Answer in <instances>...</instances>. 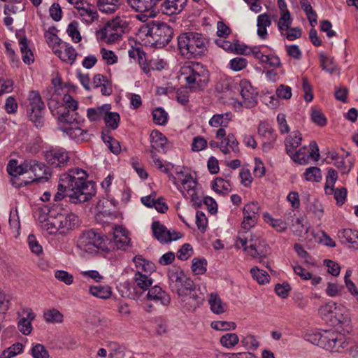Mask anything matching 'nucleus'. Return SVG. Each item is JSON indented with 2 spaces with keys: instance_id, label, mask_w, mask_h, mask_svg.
I'll return each mask as SVG.
<instances>
[{
  "instance_id": "nucleus-1",
  "label": "nucleus",
  "mask_w": 358,
  "mask_h": 358,
  "mask_svg": "<svg viewBox=\"0 0 358 358\" xmlns=\"http://www.w3.org/2000/svg\"><path fill=\"white\" fill-rule=\"evenodd\" d=\"M88 175L81 169L69 170L60 176V187L67 188V196L72 203L86 202L96 194L94 183L87 180Z\"/></svg>"
},
{
  "instance_id": "nucleus-2",
  "label": "nucleus",
  "mask_w": 358,
  "mask_h": 358,
  "mask_svg": "<svg viewBox=\"0 0 358 358\" xmlns=\"http://www.w3.org/2000/svg\"><path fill=\"white\" fill-rule=\"evenodd\" d=\"M208 39L201 33L185 32L178 37L180 53L187 59L197 58L206 55Z\"/></svg>"
},
{
  "instance_id": "nucleus-3",
  "label": "nucleus",
  "mask_w": 358,
  "mask_h": 358,
  "mask_svg": "<svg viewBox=\"0 0 358 358\" xmlns=\"http://www.w3.org/2000/svg\"><path fill=\"white\" fill-rule=\"evenodd\" d=\"M139 31L148 38V42L157 48L166 46L173 35V30L170 25L158 20L148 22L142 25Z\"/></svg>"
},
{
  "instance_id": "nucleus-4",
  "label": "nucleus",
  "mask_w": 358,
  "mask_h": 358,
  "mask_svg": "<svg viewBox=\"0 0 358 358\" xmlns=\"http://www.w3.org/2000/svg\"><path fill=\"white\" fill-rule=\"evenodd\" d=\"M311 343L331 352H340L348 343L344 334L334 330H322L307 336Z\"/></svg>"
},
{
  "instance_id": "nucleus-5",
  "label": "nucleus",
  "mask_w": 358,
  "mask_h": 358,
  "mask_svg": "<svg viewBox=\"0 0 358 358\" xmlns=\"http://www.w3.org/2000/svg\"><path fill=\"white\" fill-rule=\"evenodd\" d=\"M180 76L194 91L203 90L208 82V71L199 62L186 63L180 69Z\"/></svg>"
},
{
  "instance_id": "nucleus-6",
  "label": "nucleus",
  "mask_w": 358,
  "mask_h": 358,
  "mask_svg": "<svg viewBox=\"0 0 358 358\" xmlns=\"http://www.w3.org/2000/svg\"><path fill=\"white\" fill-rule=\"evenodd\" d=\"M129 23L126 20L120 17L108 21L103 28L96 31L97 39L107 43H113L120 41L126 30Z\"/></svg>"
},
{
  "instance_id": "nucleus-7",
  "label": "nucleus",
  "mask_w": 358,
  "mask_h": 358,
  "mask_svg": "<svg viewBox=\"0 0 358 358\" xmlns=\"http://www.w3.org/2000/svg\"><path fill=\"white\" fill-rule=\"evenodd\" d=\"M61 210L56 211V215L50 220L47 231L50 234L59 233L64 235L74 230L79 226V218L73 213H62Z\"/></svg>"
},
{
  "instance_id": "nucleus-8",
  "label": "nucleus",
  "mask_w": 358,
  "mask_h": 358,
  "mask_svg": "<svg viewBox=\"0 0 358 358\" xmlns=\"http://www.w3.org/2000/svg\"><path fill=\"white\" fill-rule=\"evenodd\" d=\"M103 235L95 231L94 229H88L83 231L80 235L78 240V247L86 252L92 251L94 248L101 249L102 250H108V246Z\"/></svg>"
},
{
  "instance_id": "nucleus-9",
  "label": "nucleus",
  "mask_w": 358,
  "mask_h": 358,
  "mask_svg": "<svg viewBox=\"0 0 358 358\" xmlns=\"http://www.w3.org/2000/svg\"><path fill=\"white\" fill-rule=\"evenodd\" d=\"M64 101L66 103V106L61 104L52 109L50 104L49 107L53 115L57 116L59 122L65 123L67 124L66 126L72 125L76 122L77 113L76 110L78 108V103L69 94L64 95Z\"/></svg>"
},
{
  "instance_id": "nucleus-10",
  "label": "nucleus",
  "mask_w": 358,
  "mask_h": 358,
  "mask_svg": "<svg viewBox=\"0 0 358 358\" xmlns=\"http://www.w3.org/2000/svg\"><path fill=\"white\" fill-rule=\"evenodd\" d=\"M28 99L29 101L27 106L28 116L36 127H41L44 120L43 111L45 109V104L36 91L30 92Z\"/></svg>"
},
{
  "instance_id": "nucleus-11",
  "label": "nucleus",
  "mask_w": 358,
  "mask_h": 358,
  "mask_svg": "<svg viewBox=\"0 0 358 358\" xmlns=\"http://www.w3.org/2000/svg\"><path fill=\"white\" fill-rule=\"evenodd\" d=\"M152 231L155 238L161 243H170L172 241H176L182 237V234L180 232L167 229V228L159 221H154L152 222Z\"/></svg>"
},
{
  "instance_id": "nucleus-12",
  "label": "nucleus",
  "mask_w": 358,
  "mask_h": 358,
  "mask_svg": "<svg viewBox=\"0 0 358 358\" xmlns=\"http://www.w3.org/2000/svg\"><path fill=\"white\" fill-rule=\"evenodd\" d=\"M25 167H27V172L33 173L31 182L46 181L50 176L48 167L35 159L25 160Z\"/></svg>"
},
{
  "instance_id": "nucleus-13",
  "label": "nucleus",
  "mask_w": 358,
  "mask_h": 358,
  "mask_svg": "<svg viewBox=\"0 0 358 358\" xmlns=\"http://www.w3.org/2000/svg\"><path fill=\"white\" fill-rule=\"evenodd\" d=\"M239 90L243 98L242 105L246 108H252L257 103V92L249 81L241 80L239 84Z\"/></svg>"
},
{
  "instance_id": "nucleus-14",
  "label": "nucleus",
  "mask_w": 358,
  "mask_h": 358,
  "mask_svg": "<svg viewBox=\"0 0 358 358\" xmlns=\"http://www.w3.org/2000/svg\"><path fill=\"white\" fill-rule=\"evenodd\" d=\"M45 158L48 164L54 167L64 166L69 157L63 149H50L45 152Z\"/></svg>"
},
{
  "instance_id": "nucleus-15",
  "label": "nucleus",
  "mask_w": 358,
  "mask_h": 358,
  "mask_svg": "<svg viewBox=\"0 0 358 358\" xmlns=\"http://www.w3.org/2000/svg\"><path fill=\"white\" fill-rule=\"evenodd\" d=\"M187 1V0H162L156 8L167 15L178 14L183 10Z\"/></svg>"
},
{
  "instance_id": "nucleus-16",
  "label": "nucleus",
  "mask_w": 358,
  "mask_h": 358,
  "mask_svg": "<svg viewBox=\"0 0 358 358\" xmlns=\"http://www.w3.org/2000/svg\"><path fill=\"white\" fill-rule=\"evenodd\" d=\"M61 210V207L59 206H54L50 207L48 205H43L38 208L36 215L37 219L40 223H41V227L43 229L47 231V227L50 226V220L55 217L56 211Z\"/></svg>"
},
{
  "instance_id": "nucleus-17",
  "label": "nucleus",
  "mask_w": 358,
  "mask_h": 358,
  "mask_svg": "<svg viewBox=\"0 0 358 358\" xmlns=\"http://www.w3.org/2000/svg\"><path fill=\"white\" fill-rule=\"evenodd\" d=\"M54 53L62 61L73 64L76 59L77 52L72 47L62 42L61 45L52 47Z\"/></svg>"
},
{
  "instance_id": "nucleus-18",
  "label": "nucleus",
  "mask_w": 358,
  "mask_h": 358,
  "mask_svg": "<svg viewBox=\"0 0 358 358\" xmlns=\"http://www.w3.org/2000/svg\"><path fill=\"white\" fill-rule=\"evenodd\" d=\"M341 324L345 331L349 333L351 331V320L348 314V311L344 306H338V309L334 315L333 319H330V324L335 326Z\"/></svg>"
},
{
  "instance_id": "nucleus-19",
  "label": "nucleus",
  "mask_w": 358,
  "mask_h": 358,
  "mask_svg": "<svg viewBox=\"0 0 358 358\" xmlns=\"http://www.w3.org/2000/svg\"><path fill=\"white\" fill-rule=\"evenodd\" d=\"M78 122H74L73 124L69 126H64L60 127V129L71 138L76 139L78 141H87L91 138V134L86 129H82L78 125Z\"/></svg>"
},
{
  "instance_id": "nucleus-20",
  "label": "nucleus",
  "mask_w": 358,
  "mask_h": 358,
  "mask_svg": "<svg viewBox=\"0 0 358 358\" xmlns=\"http://www.w3.org/2000/svg\"><path fill=\"white\" fill-rule=\"evenodd\" d=\"M112 241L114 247L119 250H124L130 245V238L127 231L120 226L114 227Z\"/></svg>"
},
{
  "instance_id": "nucleus-21",
  "label": "nucleus",
  "mask_w": 358,
  "mask_h": 358,
  "mask_svg": "<svg viewBox=\"0 0 358 358\" xmlns=\"http://www.w3.org/2000/svg\"><path fill=\"white\" fill-rule=\"evenodd\" d=\"M181 298L182 306L187 311L195 310L204 301L203 294H197L196 292H192L191 294L183 296Z\"/></svg>"
},
{
  "instance_id": "nucleus-22",
  "label": "nucleus",
  "mask_w": 358,
  "mask_h": 358,
  "mask_svg": "<svg viewBox=\"0 0 358 358\" xmlns=\"http://www.w3.org/2000/svg\"><path fill=\"white\" fill-rule=\"evenodd\" d=\"M147 297L148 299L159 302L163 306H168L171 302L169 294L157 285L149 289Z\"/></svg>"
},
{
  "instance_id": "nucleus-23",
  "label": "nucleus",
  "mask_w": 358,
  "mask_h": 358,
  "mask_svg": "<svg viewBox=\"0 0 358 358\" xmlns=\"http://www.w3.org/2000/svg\"><path fill=\"white\" fill-rule=\"evenodd\" d=\"M248 241L246 237H241L238 236L236 244L239 247L241 246L252 257H257V256H262L264 258H266V252L262 248V246L259 245L257 246L255 244L250 243V245H248Z\"/></svg>"
},
{
  "instance_id": "nucleus-24",
  "label": "nucleus",
  "mask_w": 358,
  "mask_h": 358,
  "mask_svg": "<svg viewBox=\"0 0 358 358\" xmlns=\"http://www.w3.org/2000/svg\"><path fill=\"white\" fill-rule=\"evenodd\" d=\"M150 143L151 150L154 152H166V147L167 144V138L161 132L157 130H154L150 134Z\"/></svg>"
},
{
  "instance_id": "nucleus-25",
  "label": "nucleus",
  "mask_w": 358,
  "mask_h": 358,
  "mask_svg": "<svg viewBox=\"0 0 358 358\" xmlns=\"http://www.w3.org/2000/svg\"><path fill=\"white\" fill-rule=\"evenodd\" d=\"M16 36L19 39L22 60L25 64H30L34 62V58L31 50L28 47V40L24 35L22 36L20 33H17Z\"/></svg>"
},
{
  "instance_id": "nucleus-26",
  "label": "nucleus",
  "mask_w": 358,
  "mask_h": 358,
  "mask_svg": "<svg viewBox=\"0 0 358 358\" xmlns=\"http://www.w3.org/2000/svg\"><path fill=\"white\" fill-rule=\"evenodd\" d=\"M78 14L87 24L92 23L99 17L96 8L90 4H86L85 7H78Z\"/></svg>"
},
{
  "instance_id": "nucleus-27",
  "label": "nucleus",
  "mask_w": 358,
  "mask_h": 358,
  "mask_svg": "<svg viewBox=\"0 0 358 358\" xmlns=\"http://www.w3.org/2000/svg\"><path fill=\"white\" fill-rule=\"evenodd\" d=\"M169 279V286L172 291L181 285L182 281L186 277L183 271L179 268L170 270L168 273Z\"/></svg>"
},
{
  "instance_id": "nucleus-28",
  "label": "nucleus",
  "mask_w": 358,
  "mask_h": 358,
  "mask_svg": "<svg viewBox=\"0 0 358 358\" xmlns=\"http://www.w3.org/2000/svg\"><path fill=\"white\" fill-rule=\"evenodd\" d=\"M301 134L299 131H294L292 135L288 136L285 141L287 155L292 154L301 145Z\"/></svg>"
},
{
  "instance_id": "nucleus-29",
  "label": "nucleus",
  "mask_w": 358,
  "mask_h": 358,
  "mask_svg": "<svg viewBox=\"0 0 358 358\" xmlns=\"http://www.w3.org/2000/svg\"><path fill=\"white\" fill-rule=\"evenodd\" d=\"M208 303L210 310L215 314H222L227 310L226 303H223L220 297L215 293L209 295Z\"/></svg>"
},
{
  "instance_id": "nucleus-30",
  "label": "nucleus",
  "mask_w": 358,
  "mask_h": 358,
  "mask_svg": "<svg viewBox=\"0 0 358 358\" xmlns=\"http://www.w3.org/2000/svg\"><path fill=\"white\" fill-rule=\"evenodd\" d=\"M134 281L136 284V287L141 289L142 291L149 290L153 280L147 273H143L140 271H137L134 275Z\"/></svg>"
},
{
  "instance_id": "nucleus-31",
  "label": "nucleus",
  "mask_w": 358,
  "mask_h": 358,
  "mask_svg": "<svg viewBox=\"0 0 358 358\" xmlns=\"http://www.w3.org/2000/svg\"><path fill=\"white\" fill-rule=\"evenodd\" d=\"M27 316L18 322V329L24 335H29L32 330L31 321L35 318V314L29 310L26 311Z\"/></svg>"
},
{
  "instance_id": "nucleus-32",
  "label": "nucleus",
  "mask_w": 358,
  "mask_h": 358,
  "mask_svg": "<svg viewBox=\"0 0 358 358\" xmlns=\"http://www.w3.org/2000/svg\"><path fill=\"white\" fill-rule=\"evenodd\" d=\"M110 110V104H103V106L96 108H90L87 110V116L92 122L99 121L101 118H103L104 114L107 110Z\"/></svg>"
},
{
  "instance_id": "nucleus-33",
  "label": "nucleus",
  "mask_w": 358,
  "mask_h": 358,
  "mask_svg": "<svg viewBox=\"0 0 358 358\" xmlns=\"http://www.w3.org/2000/svg\"><path fill=\"white\" fill-rule=\"evenodd\" d=\"M121 0H97V6L100 11L113 13L120 5Z\"/></svg>"
},
{
  "instance_id": "nucleus-34",
  "label": "nucleus",
  "mask_w": 358,
  "mask_h": 358,
  "mask_svg": "<svg viewBox=\"0 0 358 358\" xmlns=\"http://www.w3.org/2000/svg\"><path fill=\"white\" fill-rule=\"evenodd\" d=\"M289 156L294 162L299 164L305 165L308 162L309 158L312 157V154L308 151L306 146H303L298 151L295 152L294 151L292 154H289Z\"/></svg>"
},
{
  "instance_id": "nucleus-35",
  "label": "nucleus",
  "mask_w": 358,
  "mask_h": 358,
  "mask_svg": "<svg viewBox=\"0 0 358 358\" xmlns=\"http://www.w3.org/2000/svg\"><path fill=\"white\" fill-rule=\"evenodd\" d=\"M358 231L352 230L351 229H343L338 232V237L342 243H350L352 248L355 244V240L358 237Z\"/></svg>"
},
{
  "instance_id": "nucleus-36",
  "label": "nucleus",
  "mask_w": 358,
  "mask_h": 358,
  "mask_svg": "<svg viewBox=\"0 0 358 358\" xmlns=\"http://www.w3.org/2000/svg\"><path fill=\"white\" fill-rule=\"evenodd\" d=\"M195 291V285L190 278L187 276L182 281L181 285L176 288L173 292H176L180 297L185 295L191 294L192 292Z\"/></svg>"
},
{
  "instance_id": "nucleus-37",
  "label": "nucleus",
  "mask_w": 358,
  "mask_h": 358,
  "mask_svg": "<svg viewBox=\"0 0 358 358\" xmlns=\"http://www.w3.org/2000/svg\"><path fill=\"white\" fill-rule=\"evenodd\" d=\"M133 262H134L137 271H143L145 273H151L155 271V265L142 257L141 255H137L134 257Z\"/></svg>"
},
{
  "instance_id": "nucleus-38",
  "label": "nucleus",
  "mask_w": 358,
  "mask_h": 358,
  "mask_svg": "<svg viewBox=\"0 0 358 358\" xmlns=\"http://www.w3.org/2000/svg\"><path fill=\"white\" fill-rule=\"evenodd\" d=\"M338 308V306L336 303L329 302L319 309V313L324 320L330 323V319H333Z\"/></svg>"
},
{
  "instance_id": "nucleus-39",
  "label": "nucleus",
  "mask_w": 358,
  "mask_h": 358,
  "mask_svg": "<svg viewBox=\"0 0 358 358\" xmlns=\"http://www.w3.org/2000/svg\"><path fill=\"white\" fill-rule=\"evenodd\" d=\"M7 171L10 176L15 177L27 173V167H25V161L20 165H17L16 160H10L7 166Z\"/></svg>"
},
{
  "instance_id": "nucleus-40",
  "label": "nucleus",
  "mask_w": 358,
  "mask_h": 358,
  "mask_svg": "<svg viewBox=\"0 0 358 358\" xmlns=\"http://www.w3.org/2000/svg\"><path fill=\"white\" fill-rule=\"evenodd\" d=\"M320 66L322 70L333 74L336 70V64L334 58L328 57L324 52L320 54Z\"/></svg>"
},
{
  "instance_id": "nucleus-41",
  "label": "nucleus",
  "mask_w": 358,
  "mask_h": 358,
  "mask_svg": "<svg viewBox=\"0 0 358 358\" xmlns=\"http://www.w3.org/2000/svg\"><path fill=\"white\" fill-rule=\"evenodd\" d=\"M89 292L92 296L102 299H109L112 294L111 288L109 286H92Z\"/></svg>"
},
{
  "instance_id": "nucleus-42",
  "label": "nucleus",
  "mask_w": 358,
  "mask_h": 358,
  "mask_svg": "<svg viewBox=\"0 0 358 358\" xmlns=\"http://www.w3.org/2000/svg\"><path fill=\"white\" fill-rule=\"evenodd\" d=\"M257 26L258 36L261 38L265 39L267 36L266 28L268 27V14L264 13L259 15L257 17Z\"/></svg>"
},
{
  "instance_id": "nucleus-43",
  "label": "nucleus",
  "mask_w": 358,
  "mask_h": 358,
  "mask_svg": "<svg viewBox=\"0 0 358 358\" xmlns=\"http://www.w3.org/2000/svg\"><path fill=\"white\" fill-rule=\"evenodd\" d=\"M212 188L217 193L223 194H227L231 191L229 182L222 178H216L212 182Z\"/></svg>"
},
{
  "instance_id": "nucleus-44",
  "label": "nucleus",
  "mask_w": 358,
  "mask_h": 358,
  "mask_svg": "<svg viewBox=\"0 0 358 358\" xmlns=\"http://www.w3.org/2000/svg\"><path fill=\"white\" fill-rule=\"evenodd\" d=\"M338 180V173L336 170L331 168L328 171V174L326 178V183L324 190L327 194H333L334 191V185Z\"/></svg>"
},
{
  "instance_id": "nucleus-45",
  "label": "nucleus",
  "mask_w": 358,
  "mask_h": 358,
  "mask_svg": "<svg viewBox=\"0 0 358 358\" xmlns=\"http://www.w3.org/2000/svg\"><path fill=\"white\" fill-rule=\"evenodd\" d=\"M45 320L48 323H62L64 315L55 308L47 310L43 313Z\"/></svg>"
},
{
  "instance_id": "nucleus-46",
  "label": "nucleus",
  "mask_w": 358,
  "mask_h": 358,
  "mask_svg": "<svg viewBox=\"0 0 358 358\" xmlns=\"http://www.w3.org/2000/svg\"><path fill=\"white\" fill-rule=\"evenodd\" d=\"M103 119L104 120L105 124L108 127L115 130L119 126L120 117L117 113L110 112L109 110H107V112L104 114Z\"/></svg>"
},
{
  "instance_id": "nucleus-47",
  "label": "nucleus",
  "mask_w": 358,
  "mask_h": 358,
  "mask_svg": "<svg viewBox=\"0 0 358 358\" xmlns=\"http://www.w3.org/2000/svg\"><path fill=\"white\" fill-rule=\"evenodd\" d=\"M230 121L228 113L214 115L209 120V124L213 127H225Z\"/></svg>"
},
{
  "instance_id": "nucleus-48",
  "label": "nucleus",
  "mask_w": 358,
  "mask_h": 358,
  "mask_svg": "<svg viewBox=\"0 0 358 358\" xmlns=\"http://www.w3.org/2000/svg\"><path fill=\"white\" fill-rule=\"evenodd\" d=\"M292 23V18L289 10L283 11L280 13V17L278 22V27L282 34H284V31L291 27Z\"/></svg>"
},
{
  "instance_id": "nucleus-49",
  "label": "nucleus",
  "mask_w": 358,
  "mask_h": 358,
  "mask_svg": "<svg viewBox=\"0 0 358 358\" xmlns=\"http://www.w3.org/2000/svg\"><path fill=\"white\" fill-rule=\"evenodd\" d=\"M24 346L21 343L17 342L6 349L1 353L0 358H11L23 351Z\"/></svg>"
},
{
  "instance_id": "nucleus-50",
  "label": "nucleus",
  "mask_w": 358,
  "mask_h": 358,
  "mask_svg": "<svg viewBox=\"0 0 358 358\" xmlns=\"http://www.w3.org/2000/svg\"><path fill=\"white\" fill-rule=\"evenodd\" d=\"M304 176L308 181L320 182L322 180L321 170L316 166L308 168Z\"/></svg>"
},
{
  "instance_id": "nucleus-51",
  "label": "nucleus",
  "mask_w": 358,
  "mask_h": 358,
  "mask_svg": "<svg viewBox=\"0 0 358 358\" xmlns=\"http://www.w3.org/2000/svg\"><path fill=\"white\" fill-rule=\"evenodd\" d=\"M153 121L159 125H164L168 120L167 113L162 108H157L152 111Z\"/></svg>"
},
{
  "instance_id": "nucleus-52",
  "label": "nucleus",
  "mask_w": 358,
  "mask_h": 358,
  "mask_svg": "<svg viewBox=\"0 0 358 358\" xmlns=\"http://www.w3.org/2000/svg\"><path fill=\"white\" fill-rule=\"evenodd\" d=\"M31 355L33 358H50L48 351L43 345L40 343L33 345L31 349Z\"/></svg>"
},
{
  "instance_id": "nucleus-53",
  "label": "nucleus",
  "mask_w": 358,
  "mask_h": 358,
  "mask_svg": "<svg viewBox=\"0 0 358 358\" xmlns=\"http://www.w3.org/2000/svg\"><path fill=\"white\" fill-rule=\"evenodd\" d=\"M239 339L236 334L228 333L220 338L221 344L228 348L235 346L238 342Z\"/></svg>"
},
{
  "instance_id": "nucleus-54",
  "label": "nucleus",
  "mask_w": 358,
  "mask_h": 358,
  "mask_svg": "<svg viewBox=\"0 0 358 358\" xmlns=\"http://www.w3.org/2000/svg\"><path fill=\"white\" fill-rule=\"evenodd\" d=\"M66 31L75 43L81 41V36L78 31V23L76 21H73L69 24Z\"/></svg>"
},
{
  "instance_id": "nucleus-55",
  "label": "nucleus",
  "mask_w": 358,
  "mask_h": 358,
  "mask_svg": "<svg viewBox=\"0 0 358 358\" xmlns=\"http://www.w3.org/2000/svg\"><path fill=\"white\" fill-rule=\"evenodd\" d=\"M250 273L254 279L260 285H264L268 282V273L266 271L261 270L257 267L252 268Z\"/></svg>"
},
{
  "instance_id": "nucleus-56",
  "label": "nucleus",
  "mask_w": 358,
  "mask_h": 358,
  "mask_svg": "<svg viewBox=\"0 0 358 358\" xmlns=\"http://www.w3.org/2000/svg\"><path fill=\"white\" fill-rule=\"evenodd\" d=\"M311 120L320 127H324L327 123V120L324 115L320 110L313 109L310 114Z\"/></svg>"
},
{
  "instance_id": "nucleus-57",
  "label": "nucleus",
  "mask_w": 358,
  "mask_h": 358,
  "mask_svg": "<svg viewBox=\"0 0 358 358\" xmlns=\"http://www.w3.org/2000/svg\"><path fill=\"white\" fill-rule=\"evenodd\" d=\"M220 143L229 147L234 153L239 152L238 142L232 134H229Z\"/></svg>"
},
{
  "instance_id": "nucleus-58",
  "label": "nucleus",
  "mask_w": 358,
  "mask_h": 358,
  "mask_svg": "<svg viewBox=\"0 0 358 358\" xmlns=\"http://www.w3.org/2000/svg\"><path fill=\"white\" fill-rule=\"evenodd\" d=\"M55 277L58 280L64 282L67 285H70L73 282V276L66 271L58 270L55 273Z\"/></svg>"
},
{
  "instance_id": "nucleus-59",
  "label": "nucleus",
  "mask_w": 358,
  "mask_h": 358,
  "mask_svg": "<svg viewBox=\"0 0 358 358\" xmlns=\"http://www.w3.org/2000/svg\"><path fill=\"white\" fill-rule=\"evenodd\" d=\"M55 30V27L50 28L49 30L45 33V37L47 40L48 43L50 45L59 46L61 43L63 42L62 40L54 34V31Z\"/></svg>"
},
{
  "instance_id": "nucleus-60",
  "label": "nucleus",
  "mask_w": 358,
  "mask_h": 358,
  "mask_svg": "<svg viewBox=\"0 0 358 358\" xmlns=\"http://www.w3.org/2000/svg\"><path fill=\"white\" fill-rule=\"evenodd\" d=\"M206 262L205 260H201L194 258L192 260V269L194 274L201 275L206 271Z\"/></svg>"
},
{
  "instance_id": "nucleus-61",
  "label": "nucleus",
  "mask_w": 358,
  "mask_h": 358,
  "mask_svg": "<svg viewBox=\"0 0 358 358\" xmlns=\"http://www.w3.org/2000/svg\"><path fill=\"white\" fill-rule=\"evenodd\" d=\"M211 327L219 331H228L230 329H234L236 324L233 322L227 321H215L211 323Z\"/></svg>"
},
{
  "instance_id": "nucleus-62",
  "label": "nucleus",
  "mask_w": 358,
  "mask_h": 358,
  "mask_svg": "<svg viewBox=\"0 0 358 358\" xmlns=\"http://www.w3.org/2000/svg\"><path fill=\"white\" fill-rule=\"evenodd\" d=\"M302 88L304 92V99L307 102L313 99V87L306 77L302 78Z\"/></svg>"
},
{
  "instance_id": "nucleus-63",
  "label": "nucleus",
  "mask_w": 358,
  "mask_h": 358,
  "mask_svg": "<svg viewBox=\"0 0 358 358\" xmlns=\"http://www.w3.org/2000/svg\"><path fill=\"white\" fill-rule=\"evenodd\" d=\"M285 31H286V32L284 33V34L282 35L285 36L287 40L291 41L301 38L302 35V30L299 27H289V29H285Z\"/></svg>"
},
{
  "instance_id": "nucleus-64",
  "label": "nucleus",
  "mask_w": 358,
  "mask_h": 358,
  "mask_svg": "<svg viewBox=\"0 0 358 358\" xmlns=\"http://www.w3.org/2000/svg\"><path fill=\"white\" fill-rule=\"evenodd\" d=\"M196 224L197 225L198 229L201 232L203 233L206 231L208 225V220L206 217V215L203 212H196Z\"/></svg>"
}]
</instances>
